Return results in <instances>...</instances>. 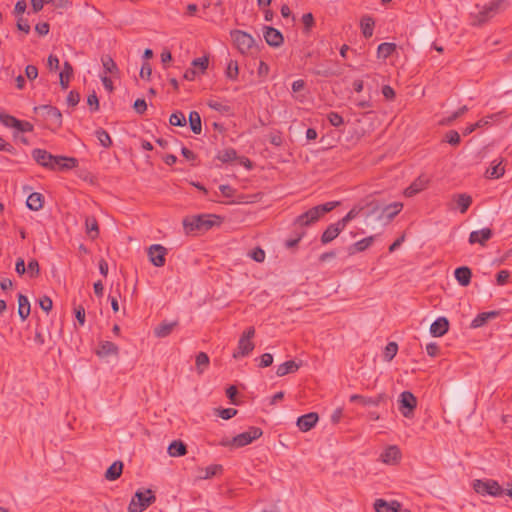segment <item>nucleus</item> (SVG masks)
Returning a JSON list of instances; mask_svg holds the SVG:
<instances>
[{"label": "nucleus", "instance_id": "nucleus-1", "mask_svg": "<svg viewBox=\"0 0 512 512\" xmlns=\"http://www.w3.org/2000/svg\"><path fill=\"white\" fill-rule=\"evenodd\" d=\"M339 205L338 201L327 202L321 205H317L306 211L305 213L299 215L294 224L299 225L301 227L309 226L315 222H317L321 216L326 213L332 211Z\"/></svg>", "mask_w": 512, "mask_h": 512}, {"label": "nucleus", "instance_id": "nucleus-2", "mask_svg": "<svg viewBox=\"0 0 512 512\" xmlns=\"http://www.w3.org/2000/svg\"><path fill=\"white\" fill-rule=\"evenodd\" d=\"M508 7L506 0H493L473 14V25H483Z\"/></svg>", "mask_w": 512, "mask_h": 512}, {"label": "nucleus", "instance_id": "nucleus-3", "mask_svg": "<svg viewBox=\"0 0 512 512\" xmlns=\"http://www.w3.org/2000/svg\"><path fill=\"white\" fill-rule=\"evenodd\" d=\"M34 112L42 117L49 130L56 131L62 126V113L57 107L40 105L34 108Z\"/></svg>", "mask_w": 512, "mask_h": 512}, {"label": "nucleus", "instance_id": "nucleus-4", "mask_svg": "<svg viewBox=\"0 0 512 512\" xmlns=\"http://www.w3.org/2000/svg\"><path fill=\"white\" fill-rule=\"evenodd\" d=\"M220 217L216 215H196L192 217H186L183 220V226L186 233L193 231H207L212 228L215 224V220H219Z\"/></svg>", "mask_w": 512, "mask_h": 512}, {"label": "nucleus", "instance_id": "nucleus-5", "mask_svg": "<svg viewBox=\"0 0 512 512\" xmlns=\"http://www.w3.org/2000/svg\"><path fill=\"white\" fill-rule=\"evenodd\" d=\"M472 488L477 494L482 496L498 497L504 493V489L494 479H475L472 482Z\"/></svg>", "mask_w": 512, "mask_h": 512}, {"label": "nucleus", "instance_id": "nucleus-6", "mask_svg": "<svg viewBox=\"0 0 512 512\" xmlns=\"http://www.w3.org/2000/svg\"><path fill=\"white\" fill-rule=\"evenodd\" d=\"M230 36L241 54H252L256 44L255 39L250 34L242 30H232Z\"/></svg>", "mask_w": 512, "mask_h": 512}, {"label": "nucleus", "instance_id": "nucleus-7", "mask_svg": "<svg viewBox=\"0 0 512 512\" xmlns=\"http://www.w3.org/2000/svg\"><path fill=\"white\" fill-rule=\"evenodd\" d=\"M399 411L405 418H412L417 407V398L410 391H403L399 396Z\"/></svg>", "mask_w": 512, "mask_h": 512}, {"label": "nucleus", "instance_id": "nucleus-8", "mask_svg": "<svg viewBox=\"0 0 512 512\" xmlns=\"http://www.w3.org/2000/svg\"><path fill=\"white\" fill-rule=\"evenodd\" d=\"M262 434L263 432L259 427L252 426L247 431L233 437L231 443L236 448L244 447L261 437Z\"/></svg>", "mask_w": 512, "mask_h": 512}, {"label": "nucleus", "instance_id": "nucleus-9", "mask_svg": "<svg viewBox=\"0 0 512 512\" xmlns=\"http://www.w3.org/2000/svg\"><path fill=\"white\" fill-rule=\"evenodd\" d=\"M403 208V204L400 202H394L385 206L380 207L379 214L377 216V221L385 226L389 224L396 215H398Z\"/></svg>", "mask_w": 512, "mask_h": 512}, {"label": "nucleus", "instance_id": "nucleus-10", "mask_svg": "<svg viewBox=\"0 0 512 512\" xmlns=\"http://www.w3.org/2000/svg\"><path fill=\"white\" fill-rule=\"evenodd\" d=\"M0 122L4 126L15 128L19 132H32L34 129L33 124L30 122L19 120L14 116L5 113H0Z\"/></svg>", "mask_w": 512, "mask_h": 512}, {"label": "nucleus", "instance_id": "nucleus-11", "mask_svg": "<svg viewBox=\"0 0 512 512\" xmlns=\"http://www.w3.org/2000/svg\"><path fill=\"white\" fill-rule=\"evenodd\" d=\"M167 253V249L160 244H153L147 250L149 260L156 267H163L165 265Z\"/></svg>", "mask_w": 512, "mask_h": 512}, {"label": "nucleus", "instance_id": "nucleus-12", "mask_svg": "<svg viewBox=\"0 0 512 512\" xmlns=\"http://www.w3.org/2000/svg\"><path fill=\"white\" fill-rule=\"evenodd\" d=\"M388 399L389 397L386 393H380L376 397L353 394L350 396L349 401L352 403L358 402L363 406H379L382 403H386Z\"/></svg>", "mask_w": 512, "mask_h": 512}, {"label": "nucleus", "instance_id": "nucleus-13", "mask_svg": "<svg viewBox=\"0 0 512 512\" xmlns=\"http://www.w3.org/2000/svg\"><path fill=\"white\" fill-rule=\"evenodd\" d=\"M264 29V39L269 46L279 47L283 44L284 37L278 29L270 26H266Z\"/></svg>", "mask_w": 512, "mask_h": 512}, {"label": "nucleus", "instance_id": "nucleus-14", "mask_svg": "<svg viewBox=\"0 0 512 512\" xmlns=\"http://www.w3.org/2000/svg\"><path fill=\"white\" fill-rule=\"evenodd\" d=\"M428 184H429V178L424 175H421L417 179H415L410 184V186H408L405 189L404 194L406 197H412V196L420 193L421 191L425 190L427 188Z\"/></svg>", "mask_w": 512, "mask_h": 512}, {"label": "nucleus", "instance_id": "nucleus-15", "mask_svg": "<svg viewBox=\"0 0 512 512\" xmlns=\"http://www.w3.org/2000/svg\"><path fill=\"white\" fill-rule=\"evenodd\" d=\"M363 206V216L365 217V219L368 220L371 217H374L375 220L377 221V216L379 214L381 203L371 197H367L363 199Z\"/></svg>", "mask_w": 512, "mask_h": 512}, {"label": "nucleus", "instance_id": "nucleus-16", "mask_svg": "<svg viewBox=\"0 0 512 512\" xmlns=\"http://www.w3.org/2000/svg\"><path fill=\"white\" fill-rule=\"evenodd\" d=\"M32 157L39 165L52 170L54 169V165L51 163V160L54 159V155L46 150L39 148L34 149L32 151Z\"/></svg>", "mask_w": 512, "mask_h": 512}, {"label": "nucleus", "instance_id": "nucleus-17", "mask_svg": "<svg viewBox=\"0 0 512 512\" xmlns=\"http://www.w3.org/2000/svg\"><path fill=\"white\" fill-rule=\"evenodd\" d=\"M319 417L315 412H310L302 415L297 420V426L300 431L307 432L311 430L317 423Z\"/></svg>", "mask_w": 512, "mask_h": 512}, {"label": "nucleus", "instance_id": "nucleus-18", "mask_svg": "<svg viewBox=\"0 0 512 512\" xmlns=\"http://www.w3.org/2000/svg\"><path fill=\"white\" fill-rule=\"evenodd\" d=\"M402 505L399 501L393 500L391 502H387L384 499H377L374 502V509L376 512H400Z\"/></svg>", "mask_w": 512, "mask_h": 512}, {"label": "nucleus", "instance_id": "nucleus-19", "mask_svg": "<svg viewBox=\"0 0 512 512\" xmlns=\"http://www.w3.org/2000/svg\"><path fill=\"white\" fill-rule=\"evenodd\" d=\"M255 345L252 341L249 339H245L243 337H240L237 348L233 352V358L239 359L241 357L248 356L254 349Z\"/></svg>", "mask_w": 512, "mask_h": 512}, {"label": "nucleus", "instance_id": "nucleus-20", "mask_svg": "<svg viewBox=\"0 0 512 512\" xmlns=\"http://www.w3.org/2000/svg\"><path fill=\"white\" fill-rule=\"evenodd\" d=\"M493 232L490 228H483L481 230L472 231L469 235L470 244H480L484 246L488 240L491 239Z\"/></svg>", "mask_w": 512, "mask_h": 512}, {"label": "nucleus", "instance_id": "nucleus-21", "mask_svg": "<svg viewBox=\"0 0 512 512\" xmlns=\"http://www.w3.org/2000/svg\"><path fill=\"white\" fill-rule=\"evenodd\" d=\"M449 321L446 317L437 318L430 326V333L434 337H441L447 333Z\"/></svg>", "mask_w": 512, "mask_h": 512}, {"label": "nucleus", "instance_id": "nucleus-22", "mask_svg": "<svg viewBox=\"0 0 512 512\" xmlns=\"http://www.w3.org/2000/svg\"><path fill=\"white\" fill-rule=\"evenodd\" d=\"M401 457L400 450L397 446H389L381 454L380 458L385 464H396Z\"/></svg>", "mask_w": 512, "mask_h": 512}, {"label": "nucleus", "instance_id": "nucleus-23", "mask_svg": "<svg viewBox=\"0 0 512 512\" xmlns=\"http://www.w3.org/2000/svg\"><path fill=\"white\" fill-rule=\"evenodd\" d=\"M178 324V321H163L154 328V335L157 338H165L172 333V331L178 326Z\"/></svg>", "mask_w": 512, "mask_h": 512}, {"label": "nucleus", "instance_id": "nucleus-24", "mask_svg": "<svg viewBox=\"0 0 512 512\" xmlns=\"http://www.w3.org/2000/svg\"><path fill=\"white\" fill-rule=\"evenodd\" d=\"M375 238L376 236L372 235L355 242L354 244L348 247L349 255L365 251L373 244Z\"/></svg>", "mask_w": 512, "mask_h": 512}, {"label": "nucleus", "instance_id": "nucleus-25", "mask_svg": "<svg viewBox=\"0 0 512 512\" xmlns=\"http://www.w3.org/2000/svg\"><path fill=\"white\" fill-rule=\"evenodd\" d=\"M96 354L99 357H107L110 355L117 356L119 354V348L111 341H102L99 344V349L96 351Z\"/></svg>", "mask_w": 512, "mask_h": 512}, {"label": "nucleus", "instance_id": "nucleus-26", "mask_svg": "<svg viewBox=\"0 0 512 512\" xmlns=\"http://www.w3.org/2000/svg\"><path fill=\"white\" fill-rule=\"evenodd\" d=\"M135 500L139 502V505L144 509H147L156 501V496L151 489H147L146 492L137 491L134 495Z\"/></svg>", "mask_w": 512, "mask_h": 512}, {"label": "nucleus", "instance_id": "nucleus-27", "mask_svg": "<svg viewBox=\"0 0 512 512\" xmlns=\"http://www.w3.org/2000/svg\"><path fill=\"white\" fill-rule=\"evenodd\" d=\"M499 316V311H488L479 313L471 322L472 328H479L484 326L490 319H495Z\"/></svg>", "mask_w": 512, "mask_h": 512}, {"label": "nucleus", "instance_id": "nucleus-28", "mask_svg": "<svg viewBox=\"0 0 512 512\" xmlns=\"http://www.w3.org/2000/svg\"><path fill=\"white\" fill-rule=\"evenodd\" d=\"M505 168L503 166V160L500 159L492 161L490 167L486 170V177L489 179H498L504 175Z\"/></svg>", "mask_w": 512, "mask_h": 512}, {"label": "nucleus", "instance_id": "nucleus-29", "mask_svg": "<svg viewBox=\"0 0 512 512\" xmlns=\"http://www.w3.org/2000/svg\"><path fill=\"white\" fill-rule=\"evenodd\" d=\"M455 278L461 286H468L471 282L472 271L467 266L458 267L454 272Z\"/></svg>", "mask_w": 512, "mask_h": 512}, {"label": "nucleus", "instance_id": "nucleus-30", "mask_svg": "<svg viewBox=\"0 0 512 512\" xmlns=\"http://www.w3.org/2000/svg\"><path fill=\"white\" fill-rule=\"evenodd\" d=\"M301 364L296 363L294 360L286 361L277 367L276 374L283 377L287 374L295 373L300 368Z\"/></svg>", "mask_w": 512, "mask_h": 512}, {"label": "nucleus", "instance_id": "nucleus-31", "mask_svg": "<svg viewBox=\"0 0 512 512\" xmlns=\"http://www.w3.org/2000/svg\"><path fill=\"white\" fill-rule=\"evenodd\" d=\"M72 75H73V67L68 61H65L63 64V69L59 75L60 86L62 89L66 90L69 87V82H70V78L72 77Z\"/></svg>", "mask_w": 512, "mask_h": 512}, {"label": "nucleus", "instance_id": "nucleus-32", "mask_svg": "<svg viewBox=\"0 0 512 512\" xmlns=\"http://www.w3.org/2000/svg\"><path fill=\"white\" fill-rule=\"evenodd\" d=\"M44 197L41 193L33 192L31 193L27 200L26 205L30 210L38 211L43 207Z\"/></svg>", "mask_w": 512, "mask_h": 512}, {"label": "nucleus", "instance_id": "nucleus-33", "mask_svg": "<svg viewBox=\"0 0 512 512\" xmlns=\"http://www.w3.org/2000/svg\"><path fill=\"white\" fill-rule=\"evenodd\" d=\"M341 229L336 223L330 224L321 236L322 244H328L333 241L340 233Z\"/></svg>", "mask_w": 512, "mask_h": 512}, {"label": "nucleus", "instance_id": "nucleus-34", "mask_svg": "<svg viewBox=\"0 0 512 512\" xmlns=\"http://www.w3.org/2000/svg\"><path fill=\"white\" fill-rule=\"evenodd\" d=\"M18 315L22 321L26 320L30 315V303L23 294H18Z\"/></svg>", "mask_w": 512, "mask_h": 512}, {"label": "nucleus", "instance_id": "nucleus-35", "mask_svg": "<svg viewBox=\"0 0 512 512\" xmlns=\"http://www.w3.org/2000/svg\"><path fill=\"white\" fill-rule=\"evenodd\" d=\"M186 453H187V447H186L185 443L181 440H174L168 446V454L171 457L184 456Z\"/></svg>", "mask_w": 512, "mask_h": 512}, {"label": "nucleus", "instance_id": "nucleus-36", "mask_svg": "<svg viewBox=\"0 0 512 512\" xmlns=\"http://www.w3.org/2000/svg\"><path fill=\"white\" fill-rule=\"evenodd\" d=\"M123 471V463L121 461H115L105 472V478L109 481L117 480Z\"/></svg>", "mask_w": 512, "mask_h": 512}, {"label": "nucleus", "instance_id": "nucleus-37", "mask_svg": "<svg viewBox=\"0 0 512 512\" xmlns=\"http://www.w3.org/2000/svg\"><path fill=\"white\" fill-rule=\"evenodd\" d=\"M453 200L456 202L457 208L461 213H465L472 204L471 196L465 193L455 194Z\"/></svg>", "mask_w": 512, "mask_h": 512}, {"label": "nucleus", "instance_id": "nucleus-38", "mask_svg": "<svg viewBox=\"0 0 512 512\" xmlns=\"http://www.w3.org/2000/svg\"><path fill=\"white\" fill-rule=\"evenodd\" d=\"M86 232L91 239H96L99 235V226L95 217H87L85 220Z\"/></svg>", "mask_w": 512, "mask_h": 512}, {"label": "nucleus", "instance_id": "nucleus-39", "mask_svg": "<svg viewBox=\"0 0 512 512\" xmlns=\"http://www.w3.org/2000/svg\"><path fill=\"white\" fill-rule=\"evenodd\" d=\"M361 30L365 38H370L373 35L374 20L370 16H364L361 19Z\"/></svg>", "mask_w": 512, "mask_h": 512}, {"label": "nucleus", "instance_id": "nucleus-40", "mask_svg": "<svg viewBox=\"0 0 512 512\" xmlns=\"http://www.w3.org/2000/svg\"><path fill=\"white\" fill-rule=\"evenodd\" d=\"M189 124L194 134H200L202 131L201 116L197 111L189 113Z\"/></svg>", "mask_w": 512, "mask_h": 512}, {"label": "nucleus", "instance_id": "nucleus-41", "mask_svg": "<svg viewBox=\"0 0 512 512\" xmlns=\"http://www.w3.org/2000/svg\"><path fill=\"white\" fill-rule=\"evenodd\" d=\"M210 360L205 352H199L196 355L195 365L198 374H202L209 366Z\"/></svg>", "mask_w": 512, "mask_h": 512}, {"label": "nucleus", "instance_id": "nucleus-42", "mask_svg": "<svg viewBox=\"0 0 512 512\" xmlns=\"http://www.w3.org/2000/svg\"><path fill=\"white\" fill-rule=\"evenodd\" d=\"M396 50L395 43L384 42L381 43L377 48L378 58L386 59Z\"/></svg>", "mask_w": 512, "mask_h": 512}, {"label": "nucleus", "instance_id": "nucleus-43", "mask_svg": "<svg viewBox=\"0 0 512 512\" xmlns=\"http://www.w3.org/2000/svg\"><path fill=\"white\" fill-rule=\"evenodd\" d=\"M101 62L103 65V69L105 71V75L107 73H110L112 75L119 73V69H118L115 61L109 55L103 56L101 58Z\"/></svg>", "mask_w": 512, "mask_h": 512}, {"label": "nucleus", "instance_id": "nucleus-44", "mask_svg": "<svg viewBox=\"0 0 512 512\" xmlns=\"http://www.w3.org/2000/svg\"><path fill=\"white\" fill-rule=\"evenodd\" d=\"M225 75L228 79L236 81L239 75V66L236 60H230L227 64Z\"/></svg>", "mask_w": 512, "mask_h": 512}, {"label": "nucleus", "instance_id": "nucleus-45", "mask_svg": "<svg viewBox=\"0 0 512 512\" xmlns=\"http://www.w3.org/2000/svg\"><path fill=\"white\" fill-rule=\"evenodd\" d=\"M237 158V152L233 148H227L223 151H220L217 154V159H219L223 163H228Z\"/></svg>", "mask_w": 512, "mask_h": 512}, {"label": "nucleus", "instance_id": "nucleus-46", "mask_svg": "<svg viewBox=\"0 0 512 512\" xmlns=\"http://www.w3.org/2000/svg\"><path fill=\"white\" fill-rule=\"evenodd\" d=\"M95 134L103 147L109 148L112 146L111 137L106 130L99 128L98 130H96Z\"/></svg>", "mask_w": 512, "mask_h": 512}, {"label": "nucleus", "instance_id": "nucleus-47", "mask_svg": "<svg viewBox=\"0 0 512 512\" xmlns=\"http://www.w3.org/2000/svg\"><path fill=\"white\" fill-rule=\"evenodd\" d=\"M222 471H223L222 465H220V464H213V465H210V466L206 467L205 474L201 475L200 478H202V479H210V478H212L214 476H217V475L221 474Z\"/></svg>", "mask_w": 512, "mask_h": 512}, {"label": "nucleus", "instance_id": "nucleus-48", "mask_svg": "<svg viewBox=\"0 0 512 512\" xmlns=\"http://www.w3.org/2000/svg\"><path fill=\"white\" fill-rule=\"evenodd\" d=\"M207 105L222 114H231V107L216 100H209Z\"/></svg>", "mask_w": 512, "mask_h": 512}, {"label": "nucleus", "instance_id": "nucleus-49", "mask_svg": "<svg viewBox=\"0 0 512 512\" xmlns=\"http://www.w3.org/2000/svg\"><path fill=\"white\" fill-rule=\"evenodd\" d=\"M169 123L172 126H185L186 125V118L183 112L176 111L171 114L169 118Z\"/></svg>", "mask_w": 512, "mask_h": 512}, {"label": "nucleus", "instance_id": "nucleus-50", "mask_svg": "<svg viewBox=\"0 0 512 512\" xmlns=\"http://www.w3.org/2000/svg\"><path fill=\"white\" fill-rule=\"evenodd\" d=\"M398 351V345L396 342H389L384 350V359L387 362L392 361V359L396 356Z\"/></svg>", "mask_w": 512, "mask_h": 512}, {"label": "nucleus", "instance_id": "nucleus-51", "mask_svg": "<svg viewBox=\"0 0 512 512\" xmlns=\"http://www.w3.org/2000/svg\"><path fill=\"white\" fill-rule=\"evenodd\" d=\"M208 64H209L208 56L199 57L192 61V66L194 68L199 69L202 73H204L205 70L208 68Z\"/></svg>", "mask_w": 512, "mask_h": 512}, {"label": "nucleus", "instance_id": "nucleus-52", "mask_svg": "<svg viewBox=\"0 0 512 512\" xmlns=\"http://www.w3.org/2000/svg\"><path fill=\"white\" fill-rule=\"evenodd\" d=\"M27 269L31 278H36L40 275V266L36 259H31L28 262Z\"/></svg>", "mask_w": 512, "mask_h": 512}, {"label": "nucleus", "instance_id": "nucleus-53", "mask_svg": "<svg viewBox=\"0 0 512 512\" xmlns=\"http://www.w3.org/2000/svg\"><path fill=\"white\" fill-rule=\"evenodd\" d=\"M302 23L304 25V32L308 33L315 25L314 16L312 13H306L302 16Z\"/></svg>", "mask_w": 512, "mask_h": 512}, {"label": "nucleus", "instance_id": "nucleus-54", "mask_svg": "<svg viewBox=\"0 0 512 512\" xmlns=\"http://www.w3.org/2000/svg\"><path fill=\"white\" fill-rule=\"evenodd\" d=\"M445 141L450 145L456 146L460 143V135L456 130H450L445 135Z\"/></svg>", "mask_w": 512, "mask_h": 512}, {"label": "nucleus", "instance_id": "nucleus-55", "mask_svg": "<svg viewBox=\"0 0 512 512\" xmlns=\"http://www.w3.org/2000/svg\"><path fill=\"white\" fill-rule=\"evenodd\" d=\"M327 119L329 123L334 127H339L344 123L343 117L337 112H330L327 116Z\"/></svg>", "mask_w": 512, "mask_h": 512}, {"label": "nucleus", "instance_id": "nucleus-56", "mask_svg": "<svg viewBox=\"0 0 512 512\" xmlns=\"http://www.w3.org/2000/svg\"><path fill=\"white\" fill-rule=\"evenodd\" d=\"M218 416L224 420H229L237 414V410L234 408L217 409Z\"/></svg>", "mask_w": 512, "mask_h": 512}, {"label": "nucleus", "instance_id": "nucleus-57", "mask_svg": "<svg viewBox=\"0 0 512 512\" xmlns=\"http://www.w3.org/2000/svg\"><path fill=\"white\" fill-rule=\"evenodd\" d=\"M312 73L323 77H330L335 75V73L331 69L325 68L323 66H317L315 69H313Z\"/></svg>", "mask_w": 512, "mask_h": 512}, {"label": "nucleus", "instance_id": "nucleus-58", "mask_svg": "<svg viewBox=\"0 0 512 512\" xmlns=\"http://www.w3.org/2000/svg\"><path fill=\"white\" fill-rule=\"evenodd\" d=\"M60 161H65L62 164V170L72 169L78 165V160L74 157L59 158Z\"/></svg>", "mask_w": 512, "mask_h": 512}, {"label": "nucleus", "instance_id": "nucleus-59", "mask_svg": "<svg viewBox=\"0 0 512 512\" xmlns=\"http://www.w3.org/2000/svg\"><path fill=\"white\" fill-rule=\"evenodd\" d=\"M39 305L43 311L46 313L50 312L53 307V302L48 296H43L39 300Z\"/></svg>", "mask_w": 512, "mask_h": 512}, {"label": "nucleus", "instance_id": "nucleus-60", "mask_svg": "<svg viewBox=\"0 0 512 512\" xmlns=\"http://www.w3.org/2000/svg\"><path fill=\"white\" fill-rule=\"evenodd\" d=\"M66 101H67L68 105L74 107L80 101V94L77 91L72 90V91L69 92Z\"/></svg>", "mask_w": 512, "mask_h": 512}, {"label": "nucleus", "instance_id": "nucleus-61", "mask_svg": "<svg viewBox=\"0 0 512 512\" xmlns=\"http://www.w3.org/2000/svg\"><path fill=\"white\" fill-rule=\"evenodd\" d=\"M510 273L507 270H501L496 275V281L498 285H504L508 282Z\"/></svg>", "mask_w": 512, "mask_h": 512}, {"label": "nucleus", "instance_id": "nucleus-62", "mask_svg": "<svg viewBox=\"0 0 512 512\" xmlns=\"http://www.w3.org/2000/svg\"><path fill=\"white\" fill-rule=\"evenodd\" d=\"M134 110L138 114H143L147 110V104L144 99H137L133 105Z\"/></svg>", "mask_w": 512, "mask_h": 512}, {"label": "nucleus", "instance_id": "nucleus-63", "mask_svg": "<svg viewBox=\"0 0 512 512\" xmlns=\"http://www.w3.org/2000/svg\"><path fill=\"white\" fill-rule=\"evenodd\" d=\"M87 103L93 111L99 110V100L95 92L88 96Z\"/></svg>", "mask_w": 512, "mask_h": 512}, {"label": "nucleus", "instance_id": "nucleus-64", "mask_svg": "<svg viewBox=\"0 0 512 512\" xmlns=\"http://www.w3.org/2000/svg\"><path fill=\"white\" fill-rule=\"evenodd\" d=\"M25 75L29 80H34L38 76V69L34 65H27L25 68Z\"/></svg>", "mask_w": 512, "mask_h": 512}]
</instances>
